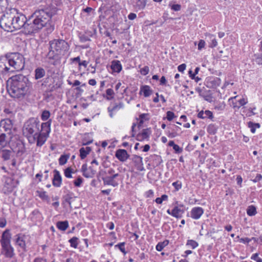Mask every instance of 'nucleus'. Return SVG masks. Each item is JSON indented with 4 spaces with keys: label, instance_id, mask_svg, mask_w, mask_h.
<instances>
[{
    "label": "nucleus",
    "instance_id": "f257e3e1",
    "mask_svg": "<svg viewBox=\"0 0 262 262\" xmlns=\"http://www.w3.org/2000/svg\"><path fill=\"white\" fill-rule=\"evenodd\" d=\"M10 13L4 14L0 20V26L6 31L13 32L23 28L27 34L35 33L41 29L50 21L51 17L56 13V9H40L35 11L27 19L22 13L15 14V10Z\"/></svg>",
    "mask_w": 262,
    "mask_h": 262
},
{
    "label": "nucleus",
    "instance_id": "f03ea898",
    "mask_svg": "<svg viewBox=\"0 0 262 262\" xmlns=\"http://www.w3.org/2000/svg\"><path fill=\"white\" fill-rule=\"evenodd\" d=\"M30 86L28 78L19 74L12 76L7 81V89L11 97L21 99L28 93Z\"/></svg>",
    "mask_w": 262,
    "mask_h": 262
},
{
    "label": "nucleus",
    "instance_id": "7ed1b4c3",
    "mask_svg": "<svg viewBox=\"0 0 262 262\" xmlns=\"http://www.w3.org/2000/svg\"><path fill=\"white\" fill-rule=\"evenodd\" d=\"M39 121L37 119L32 118L27 121L23 126V133L31 144L36 142L39 139Z\"/></svg>",
    "mask_w": 262,
    "mask_h": 262
},
{
    "label": "nucleus",
    "instance_id": "20e7f679",
    "mask_svg": "<svg viewBox=\"0 0 262 262\" xmlns=\"http://www.w3.org/2000/svg\"><path fill=\"white\" fill-rule=\"evenodd\" d=\"M5 61L8 63L9 73L15 71H20L25 67V59L23 56L18 53H12L5 58Z\"/></svg>",
    "mask_w": 262,
    "mask_h": 262
},
{
    "label": "nucleus",
    "instance_id": "39448f33",
    "mask_svg": "<svg viewBox=\"0 0 262 262\" xmlns=\"http://www.w3.org/2000/svg\"><path fill=\"white\" fill-rule=\"evenodd\" d=\"M50 48L56 52V54L64 55L69 50V45L63 39H54L50 42Z\"/></svg>",
    "mask_w": 262,
    "mask_h": 262
},
{
    "label": "nucleus",
    "instance_id": "423d86ee",
    "mask_svg": "<svg viewBox=\"0 0 262 262\" xmlns=\"http://www.w3.org/2000/svg\"><path fill=\"white\" fill-rule=\"evenodd\" d=\"M51 122L52 120L50 119L48 121L41 123V130L39 129V139L37 143V146H41L46 141L51 131Z\"/></svg>",
    "mask_w": 262,
    "mask_h": 262
},
{
    "label": "nucleus",
    "instance_id": "0eeeda50",
    "mask_svg": "<svg viewBox=\"0 0 262 262\" xmlns=\"http://www.w3.org/2000/svg\"><path fill=\"white\" fill-rule=\"evenodd\" d=\"M61 82L58 77H54L52 76H48L43 79L42 85L46 88V91L52 92L60 87Z\"/></svg>",
    "mask_w": 262,
    "mask_h": 262
},
{
    "label": "nucleus",
    "instance_id": "6e6552de",
    "mask_svg": "<svg viewBox=\"0 0 262 262\" xmlns=\"http://www.w3.org/2000/svg\"><path fill=\"white\" fill-rule=\"evenodd\" d=\"M13 122L10 118L3 119L0 122V130H4L8 134V142L12 138V129L13 128Z\"/></svg>",
    "mask_w": 262,
    "mask_h": 262
},
{
    "label": "nucleus",
    "instance_id": "1a4fd4ad",
    "mask_svg": "<svg viewBox=\"0 0 262 262\" xmlns=\"http://www.w3.org/2000/svg\"><path fill=\"white\" fill-rule=\"evenodd\" d=\"M120 176L118 173H115L110 176H104L102 179L104 185H111L115 187L118 186V178Z\"/></svg>",
    "mask_w": 262,
    "mask_h": 262
},
{
    "label": "nucleus",
    "instance_id": "9d476101",
    "mask_svg": "<svg viewBox=\"0 0 262 262\" xmlns=\"http://www.w3.org/2000/svg\"><path fill=\"white\" fill-rule=\"evenodd\" d=\"M2 253L7 257L12 258L14 255V249L11 244L2 245Z\"/></svg>",
    "mask_w": 262,
    "mask_h": 262
},
{
    "label": "nucleus",
    "instance_id": "9b49d317",
    "mask_svg": "<svg viewBox=\"0 0 262 262\" xmlns=\"http://www.w3.org/2000/svg\"><path fill=\"white\" fill-rule=\"evenodd\" d=\"M59 56V54H56V52L54 50L50 48V50L46 55V58L51 64L55 65V62L58 59Z\"/></svg>",
    "mask_w": 262,
    "mask_h": 262
},
{
    "label": "nucleus",
    "instance_id": "f8f14e48",
    "mask_svg": "<svg viewBox=\"0 0 262 262\" xmlns=\"http://www.w3.org/2000/svg\"><path fill=\"white\" fill-rule=\"evenodd\" d=\"M150 131L149 128L143 129L141 133L138 134L136 139L137 141H143L145 140H148Z\"/></svg>",
    "mask_w": 262,
    "mask_h": 262
},
{
    "label": "nucleus",
    "instance_id": "ddd939ff",
    "mask_svg": "<svg viewBox=\"0 0 262 262\" xmlns=\"http://www.w3.org/2000/svg\"><path fill=\"white\" fill-rule=\"evenodd\" d=\"M30 219L32 222L37 223L40 222L43 220V217L38 209H35L31 213Z\"/></svg>",
    "mask_w": 262,
    "mask_h": 262
},
{
    "label": "nucleus",
    "instance_id": "4468645a",
    "mask_svg": "<svg viewBox=\"0 0 262 262\" xmlns=\"http://www.w3.org/2000/svg\"><path fill=\"white\" fill-rule=\"evenodd\" d=\"M204 213V210L202 207H195L191 209L190 212L191 217L195 220L200 218Z\"/></svg>",
    "mask_w": 262,
    "mask_h": 262
},
{
    "label": "nucleus",
    "instance_id": "2eb2a0df",
    "mask_svg": "<svg viewBox=\"0 0 262 262\" xmlns=\"http://www.w3.org/2000/svg\"><path fill=\"white\" fill-rule=\"evenodd\" d=\"M54 178L52 180V184L54 186L59 187L61 186L62 178L59 171L56 169L54 170Z\"/></svg>",
    "mask_w": 262,
    "mask_h": 262
},
{
    "label": "nucleus",
    "instance_id": "dca6fc26",
    "mask_svg": "<svg viewBox=\"0 0 262 262\" xmlns=\"http://www.w3.org/2000/svg\"><path fill=\"white\" fill-rule=\"evenodd\" d=\"M11 235L9 229H6L2 234L1 240V245L10 244Z\"/></svg>",
    "mask_w": 262,
    "mask_h": 262
},
{
    "label": "nucleus",
    "instance_id": "f3484780",
    "mask_svg": "<svg viewBox=\"0 0 262 262\" xmlns=\"http://www.w3.org/2000/svg\"><path fill=\"white\" fill-rule=\"evenodd\" d=\"M116 157L120 161L124 162L128 159L129 156L125 149H118L116 152Z\"/></svg>",
    "mask_w": 262,
    "mask_h": 262
},
{
    "label": "nucleus",
    "instance_id": "a211bd4d",
    "mask_svg": "<svg viewBox=\"0 0 262 262\" xmlns=\"http://www.w3.org/2000/svg\"><path fill=\"white\" fill-rule=\"evenodd\" d=\"M207 86L216 88L221 84V79L218 77H211L207 82Z\"/></svg>",
    "mask_w": 262,
    "mask_h": 262
},
{
    "label": "nucleus",
    "instance_id": "6ab92c4d",
    "mask_svg": "<svg viewBox=\"0 0 262 262\" xmlns=\"http://www.w3.org/2000/svg\"><path fill=\"white\" fill-rule=\"evenodd\" d=\"M7 62L5 61V58L0 59V75H6L9 73L8 66L6 65Z\"/></svg>",
    "mask_w": 262,
    "mask_h": 262
},
{
    "label": "nucleus",
    "instance_id": "aec40b11",
    "mask_svg": "<svg viewBox=\"0 0 262 262\" xmlns=\"http://www.w3.org/2000/svg\"><path fill=\"white\" fill-rule=\"evenodd\" d=\"M111 67L112 71L115 72L119 73L122 70V66L119 60H113Z\"/></svg>",
    "mask_w": 262,
    "mask_h": 262
},
{
    "label": "nucleus",
    "instance_id": "412c9836",
    "mask_svg": "<svg viewBox=\"0 0 262 262\" xmlns=\"http://www.w3.org/2000/svg\"><path fill=\"white\" fill-rule=\"evenodd\" d=\"M146 5V0H135L134 7L137 10H141L145 8Z\"/></svg>",
    "mask_w": 262,
    "mask_h": 262
},
{
    "label": "nucleus",
    "instance_id": "4be33fe9",
    "mask_svg": "<svg viewBox=\"0 0 262 262\" xmlns=\"http://www.w3.org/2000/svg\"><path fill=\"white\" fill-rule=\"evenodd\" d=\"M198 117L201 119H212L213 117L212 113L209 110H206L205 112L203 111L200 112L198 114Z\"/></svg>",
    "mask_w": 262,
    "mask_h": 262
},
{
    "label": "nucleus",
    "instance_id": "5701e85b",
    "mask_svg": "<svg viewBox=\"0 0 262 262\" xmlns=\"http://www.w3.org/2000/svg\"><path fill=\"white\" fill-rule=\"evenodd\" d=\"M16 238L15 239V243L17 245L20 247L21 249L25 250L26 248V243L24 239V236H20L17 235Z\"/></svg>",
    "mask_w": 262,
    "mask_h": 262
},
{
    "label": "nucleus",
    "instance_id": "b1692460",
    "mask_svg": "<svg viewBox=\"0 0 262 262\" xmlns=\"http://www.w3.org/2000/svg\"><path fill=\"white\" fill-rule=\"evenodd\" d=\"M0 154L4 160H8L10 159L13 151L12 149H3Z\"/></svg>",
    "mask_w": 262,
    "mask_h": 262
},
{
    "label": "nucleus",
    "instance_id": "393cba45",
    "mask_svg": "<svg viewBox=\"0 0 262 262\" xmlns=\"http://www.w3.org/2000/svg\"><path fill=\"white\" fill-rule=\"evenodd\" d=\"M92 149L90 147H81L79 149L80 158L83 160L90 154Z\"/></svg>",
    "mask_w": 262,
    "mask_h": 262
},
{
    "label": "nucleus",
    "instance_id": "a878e982",
    "mask_svg": "<svg viewBox=\"0 0 262 262\" xmlns=\"http://www.w3.org/2000/svg\"><path fill=\"white\" fill-rule=\"evenodd\" d=\"M184 211L181 209L179 207L176 206L171 211V215L177 218L181 217Z\"/></svg>",
    "mask_w": 262,
    "mask_h": 262
},
{
    "label": "nucleus",
    "instance_id": "bb28decb",
    "mask_svg": "<svg viewBox=\"0 0 262 262\" xmlns=\"http://www.w3.org/2000/svg\"><path fill=\"white\" fill-rule=\"evenodd\" d=\"M143 93L144 97H149L152 93V91L148 85H144L141 88L140 93Z\"/></svg>",
    "mask_w": 262,
    "mask_h": 262
},
{
    "label": "nucleus",
    "instance_id": "cd10ccee",
    "mask_svg": "<svg viewBox=\"0 0 262 262\" xmlns=\"http://www.w3.org/2000/svg\"><path fill=\"white\" fill-rule=\"evenodd\" d=\"M10 141L8 142V134L2 133L0 135V148L4 147L7 144L9 143Z\"/></svg>",
    "mask_w": 262,
    "mask_h": 262
},
{
    "label": "nucleus",
    "instance_id": "c85d7f7f",
    "mask_svg": "<svg viewBox=\"0 0 262 262\" xmlns=\"http://www.w3.org/2000/svg\"><path fill=\"white\" fill-rule=\"evenodd\" d=\"M46 74L45 70L41 68H38L35 70V78L38 79L42 78Z\"/></svg>",
    "mask_w": 262,
    "mask_h": 262
},
{
    "label": "nucleus",
    "instance_id": "c756f323",
    "mask_svg": "<svg viewBox=\"0 0 262 262\" xmlns=\"http://www.w3.org/2000/svg\"><path fill=\"white\" fill-rule=\"evenodd\" d=\"M37 195L43 201H46L48 203H50V198L47 194V192L44 191L38 190L36 191Z\"/></svg>",
    "mask_w": 262,
    "mask_h": 262
},
{
    "label": "nucleus",
    "instance_id": "7c9ffc66",
    "mask_svg": "<svg viewBox=\"0 0 262 262\" xmlns=\"http://www.w3.org/2000/svg\"><path fill=\"white\" fill-rule=\"evenodd\" d=\"M56 226L60 230L65 231L69 227V223L67 221H59L56 223Z\"/></svg>",
    "mask_w": 262,
    "mask_h": 262
},
{
    "label": "nucleus",
    "instance_id": "2f4dec72",
    "mask_svg": "<svg viewBox=\"0 0 262 262\" xmlns=\"http://www.w3.org/2000/svg\"><path fill=\"white\" fill-rule=\"evenodd\" d=\"M206 36L208 37L211 42V43L209 45L210 48H213L217 45V42L215 38L214 35L210 34H207Z\"/></svg>",
    "mask_w": 262,
    "mask_h": 262
},
{
    "label": "nucleus",
    "instance_id": "473e14b6",
    "mask_svg": "<svg viewBox=\"0 0 262 262\" xmlns=\"http://www.w3.org/2000/svg\"><path fill=\"white\" fill-rule=\"evenodd\" d=\"M168 243L169 242L167 240L159 243L156 246V250L158 251H161L164 247L168 245Z\"/></svg>",
    "mask_w": 262,
    "mask_h": 262
},
{
    "label": "nucleus",
    "instance_id": "72a5a7b5",
    "mask_svg": "<svg viewBox=\"0 0 262 262\" xmlns=\"http://www.w3.org/2000/svg\"><path fill=\"white\" fill-rule=\"evenodd\" d=\"M257 213L256 209L255 206L251 205L249 206L247 209V213L249 216L255 215Z\"/></svg>",
    "mask_w": 262,
    "mask_h": 262
},
{
    "label": "nucleus",
    "instance_id": "f704fd0d",
    "mask_svg": "<svg viewBox=\"0 0 262 262\" xmlns=\"http://www.w3.org/2000/svg\"><path fill=\"white\" fill-rule=\"evenodd\" d=\"M248 127L250 128L251 132L252 133H254L256 129L260 127V124L259 123H253L250 121L248 122Z\"/></svg>",
    "mask_w": 262,
    "mask_h": 262
},
{
    "label": "nucleus",
    "instance_id": "c9c22d12",
    "mask_svg": "<svg viewBox=\"0 0 262 262\" xmlns=\"http://www.w3.org/2000/svg\"><path fill=\"white\" fill-rule=\"evenodd\" d=\"M253 60L259 65L262 64V53L255 54Z\"/></svg>",
    "mask_w": 262,
    "mask_h": 262
},
{
    "label": "nucleus",
    "instance_id": "e433bc0d",
    "mask_svg": "<svg viewBox=\"0 0 262 262\" xmlns=\"http://www.w3.org/2000/svg\"><path fill=\"white\" fill-rule=\"evenodd\" d=\"M8 6L7 0H0V13H3L6 9Z\"/></svg>",
    "mask_w": 262,
    "mask_h": 262
},
{
    "label": "nucleus",
    "instance_id": "4c0bfd02",
    "mask_svg": "<svg viewBox=\"0 0 262 262\" xmlns=\"http://www.w3.org/2000/svg\"><path fill=\"white\" fill-rule=\"evenodd\" d=\"M207 132L209 134L214 135L217 131V127L214 124H209L207 127Z\"/></svg>",
    "mask_w": 262,
    "mask_h": 262
},
{
    "label": "nucleus",
    "instance_id": "58836bf2",
    "mask_svg": "<svg viewBox=\"0 0 262 262\" xmlns=\"http://www.w3.org/2000/svg\"><path fill=\"white\" fill-rule=\"evenodd\" d=\"M69 158V155H61L59 159V164L60 165H63L65 164L68 159Z\"/></svg>",
    "mask_w": 262,
    "mask_h": 262
},
{
    "label": "nucleus",
    "instance_id": "ea45409f",
    "mask_svg": "<svg viewBox=\"0 0 262 262\" xmlns=\"http://www.w3.org/2000/svg\"><path fill=\"white\" fill-rule=\"evenodd\" d=\"M115 171L114 169L112 168H108L107 170H104V171H101L100 172V173L102 175H103V176H110V175H112L114 173H115Z\"/></svg>",
    "mask_w": 262,
    "mask_h": 262
},
{
    "label": "nucleus",
    "instance_id": "a19ab883",
    "mask_svg": "<svg viewBox=\"0 0 262 262\" xmlns=\"http://www.w3.org/2000/svg\"><path fill=\"white\" fill-rule=\"evenodd\" d=\"M148 116L147 114H142L139 116V122L138 123V127H140L144 122V120H148V119L146 118Z\"/></svg>",
    "mask_w": 262,
    "mask_h": 262
},
{
    "label": "nucleus",
    "instance_id": "79ce46f5",
    "mask_svg": "<svg viewBox=\"0 0 262 262\" xmlns=\"http://www.w3.org/2000/svg\"><path fill=\"white\" fill-rule=\"evenodd\" d=\"M78 238L76 237H73L71 238L69 242L70 243L71 246L76 248L78 246Z\"/></svg>",
    "mask_w": 262,
    "mask_h": 262
},
{
    "label": "nucleus",
    "instance_id": "37998d69",
    "mask_svg": "<svg viewBox=\"0 0 262 262\" xmlns=\"http://www.w3.org/2000/svg\"><path fill=\"white\" fill-rule=\"evenodd\" d=\"M186 245L190 246L192 249H195L198 246L199 244L196 241L194 240L188 239L187 241Z\"/></svg>",
    "mask_w": 262,
    "mask_h": 262
},
{
    "label": "nucleus",
    "instance_id": "c03bdc74",
    "mask_svg": "<svg viewBox=\"0 0 262 262\" xmlns=\"http://www.w3.org/2000/svg\"><path fill=\"white\" fill-rule=\"evenodd\" d=\"M50 115V113L49 111H43L41 116V119L43 121H47L49 118Z\"/></svg>",
    "mask_w": 262,
    "mask_h": 262
},
{
    "label": "nucleus",
    "instance_id": "a18cd8bd",
    "mask_svg": "<svg viewBox=\"0 0 262 262\" xmlns=\"http://www.w3.org/2000/svg\"><path fill=\"white\" fill-rule=\"evenodd\" d=\"M73 172V169L71 167L67 168L64 171V176L67 178H72V173Z\"/></svg>",
    "mask_w": 262,
    "mask_h": 262
},
{
    "label": "nucleus",
    "instance_id": "49530a36",
    "mask_svg": "<svg viewBox=\"0 0 262 262\" xmlns=\"http://www.w3.org/2000/svg\"><path fill=\"white\" fill-rule=\"evenodd\" d=\"M81 170L83 172V176L84 177L89 178V177L91 176V175L86 173V172H87L88 171V168H87L86 164L82 165V167H81Z\"/></svg>",
    "mask_w": 262,
    "mask_h": 262
},
{
    "label": "nucleus",
    "instance_id": "de8ad7c7",
    "mask_svg": "<svg viewBox=\"0 0 262 262\" xmlns=\"http://www.w3.org/2000/svg\"><path fill=\"white\" fill-rule=\"evenodd\" d=\"M153 158L154 161H155V163L157 166L159 165L162 162V158L160 156L154 155L153 156Z\"/></svg>",
    "mask_w": 262,
    "mask_h": 262
},
{
    "label": "nucleus",
    "instance_id": "09e8293b",
    "mask_svg": "<svg viewBox=\"0 0 262 262\" xmlns=\"http://www.w3.org/2000/svg\"><path fill=\"white\" fill-rule=\"evenodd\" d=\"M124 245L125 243H120L117 245H116L115 247H118L122 253L126 254V252L124 248Z\"/></svg>",
    "mask_w": 262,
    "mask_h": 262
},
{
    "label": "nucleus",
    "instance_id": "8fccbe9b",
    "mask_svg": "<svg viewBox=\"0 0 262 262\" xmlns=\"http://www.w3.org/2000/svg\"><path fill=\"white\" fill-rule=\"evenodd\" d=\"M106 94L107 96H110L111 97H107L106 99L108 100H111L113 98V95L114 94V91L112 89H108L106 91Z\"/></svg>",
    "mask_w": 262,
    "mask_h": 262
},
{
    "label": "nucleus",
    "instance_id": "3c124183",
    "mask_svg": "<svg viewBox=\"0 0 262 262\" xmlns=\"http://www.w3.org/2000/svg\"><path fill=\"white\" fill-rule=\"evenodd\" d=\"M83 182V179L79 177L76 180L74 181V184L76 187H80Z\"/></svg>",
    "mask_w": 262,
    "mask_h": 262
},
{
    "label": "nucleus",
    "instance_id": "603ef678",
    "mask_svg": "<svg viewBox=\"0 0 262 262\" xmlns=\"http://www.w3.org/2000/svg\"><path fill=\"white\" fill-rule=\"evenodd\" d=\"M176 117L174 114L171 111H168L166 113V118L168 121L172 120Z\"/></svg>",
    "mask_w": 262,
    "mask_h": 262
},
{
    "label": "nucleus",
    "instance_id": "864d4df0",
    "mask_svg": "<svg viewBox=\"0 0 262 262\" xmlns=\"http://www.w3.org/2000/svg\"><path fill=\"white\" fill-rule=\"evenodd\" d=\"M168 128L171 129L172 131L176 132V133H178V132H179L181 130V128L180 127L174 125L168 126Z\"/></svg>",
    "mask_w": 262,
    "mask_h": 262
},
{
    "label": "nucleus",
    "instance_id": "5fc2aeb1",
    "mask_svg": "<svg viewBox=\"0 0 262 262\" xmlns=\"http://www.w3.org/2000/svg\"><path fill=\"white\" fill-rule=\"evenodd\" d=\"M172 186L175 188L177 190H179L182 188V184L180 182L177 181L172 184Z\"/></svg>",
    "mask_w": 262,
    "mask_h": 262
},
{
    "label": "nucleus",
    "instance_id": "6e6d98bb",
    "mask_svg": "<svg viewBox=\"0 0 262 262\" xmlns=\"http://www.w3.org/2000/svg\"><path fill=\"white\" fill-rule=\"evenodd\" d=\"M237 238L239 239V242L240 243H242L244 244L249 243L251 242V239L249 238L245 237V238H239V236L236 237Z\"/></svg>",
    "mask_w": 262,
    "mask_h": 262
},
{
    "label": "nucleus",
    "instance_id": "4d7b16f0",
    "mask_svg": "<svg viewBox=\"0 0 262 262\" xmlns=\"http://www.w3.org/2000/svg\"><path fill=\"white\" fill-rule=\"evenodd\" d=\"M149 72V68L147 66H145L140 70V73L143 75H147Z\"/></svg>",
    "mask_w": 262,
    "mask_h": 262
},
{
    "label": "nucleus",
    "instance_id": "13d9d810",
    "mask_svg": "<svg viewBox=\"0 0 262 262\" xmlns=\"http://www.w3.org/2000/svg\"><path fill=\"white\" fill-rule=\"evenodd\" d=\"M251 259L257 262H262V259L258 257V253L253 254L251 256Z\"/></svg>",
    "mask_w": 262,
    "mask_h": 262
},
{
    "label": "nucleus",
    "instance_id": "bf43d9fd",
    "mask_svg": "<svg viewBox=\"0 0 262 262\" xmlns=\"http://www.w3.org/2000/svg\"><path fill=\"white\" fill-rule=\"evenodd\" d=\"M205 41L203 39H201L198 43V50L200 51L202 50L205 47Z\"/></svg>",
    "mask_w": 262,
    "mask_h": 262
},
{
    "label": "nucleus",
    "instance_id": "052dcab7",
    "mask_svg": "<svg viewBox=\"0 0 262 262\" xmlns=\"http://www.w3.org/2000/svg\"><path fill=\"white\" fill-rule=\"evenodd\" d=\"M179 134L176 133V132L171 130V129H169L168 130V136L170 138H173L178 136Z\"/></svg>",
    "mask_w": 262,
    "mask_h": 262
},
{
    "label": "nucleus",
    "instance_id": "680f3d73",
    "mask_svg": "<svg viewBox=\"0 0 262 262\" xmlns=\"http://www.w3.org/2000/svg\"><path fill=\"white\" fill-rule=\"evenodd\" d=\"M86 173L91 175V176L89 177V178H92L95 174L96 171L95 170H94L91 167H90L88 168V171L87 172H86Z\"/></svg>",
    "mask_w": 262,
    "mask_h": 262
},
{
    "label": "nucleus",
    "instance_id": "e2e57ef3",
    "mask_svg": "<svg viewBox=\"0 0 262 262\" xmlns=\"http://www.w3.org/2000/svg\"><path fill=\"white\" fill-rule=\"evenodd\" d=\"M241 106L245 105L248 103V100L247 98H242L238 101Z\"/></svg>",
    "mask_w": 262,
    "mask_h": 262
},
{
    "label": "nucleus",
    "instance_id": "0e129e2a",
    "mask_svg": "<svg viewBox=\"0 0 262 262\" xmlns=\"http://www.w3.org/2000/svg\"><path fill=\"white\" fill-rule=\"evenodd\" d=\"M171 9L175 11H178L180 10L181 8V6L179 4H174L172 5L171 7Z\"/></svg>",
    "mask_w": 262,
    "mask_h": 262
},
{
    "label": "nucleus",
    "instance_id": "69168bd1",
    "mask_svg": "<svg viewBox=\"0 0 262 262\" xmlns=\"http://www.w3.org/2000/svg\"><path fill=\"white\" fill-rule=\"evenodd\" d=\"M173 149L174 150L175 152L178 154L181 153L183 151V149L177 144L173 147Z\"/></svg>",
    "mask_w": 262,
    "mask_h": 262
},
{
    "label": "nucleus",
    "instance_id": "338daca9",
    "mask_svg": "<svg viewBox=\"0 0 262 262\" xmlns=\"http://www.w3.org/2000/svg\"><path fill=\"white\" fill-rule=\"evenodd\" d=\"M186 66L185 63L179 65L178 67V70L180 72H183L185 70Z\"/></svg>",
    "mask_w": 262,
    "mask_h": 262
},
{
    "label": "nucleus",
    "instance_id": "774afa93",
    "mask_svg": "<svg viewBox=\"0 0 262 262\" xmlns=\"http://www.w3.org/2000/svg\"><path fill=\"white\" fill-rule=\"evenodd\" d=\"M33 262H47V260L46 259H44L42 257H36L34 260Z\"/></svg>",
    "mask_w": 262,
    "mask_h": 262
}]
</instances>
